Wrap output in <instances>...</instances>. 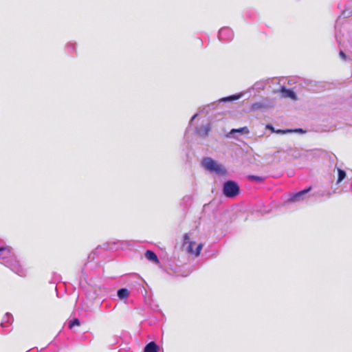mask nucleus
I'll list each match as a JSON object with an SVG mask.
<instances>
[{"instance_id": "obj_1", "label": "nucleus", "mask_w": 352, "mask_h": 352, "mask_svg": "<svg viewBox=\"0 0 352 352\" xmlns=\"http://www.w3.org/2000/svg\"><path fill=\"white\" fill-rule=\"evenodd\" d=\"M201 164L205 169L211 173H216L220 175H225L227 173L226 169L222 164H219L211 157H204L202 160Z\"/></svg>"}, {"instance_id": "obj_2", "label": "nucleus", "mask_w": 352, "mask_h": 352, "mask_svg": "<svg viewBox=\"0 0 352 352\" xmlns=\"http://www.w3.org/2000/svg\"><path fill=\"white\" fill-rule=\"evenodd\" d=\"M201 164L205 169L211 173H216L220 175H225L227 173L226 169L222 164H219L211 157H204L202 160Z\"/></svg>"}, {"instance_id": "obj_3", "label": "nucleus", "mask_w": 352, "mask_h": 352, "mask_svg": "<svg viewBox=\"0 0 352 352\" xmlns=\"http://www.w3.org/2000/svg\"><path fill=\"white\" fill-rule=\"evenodd\" d=\"M5 266L21 277L25 276L27 274L26 269L21 264L15 254L6 261Z\"/></svg>"}, {"instance_id": "obj_4", "label": "nucleus", "mask_w": 352, "mask_h": 352, "mask_svg": "<svg viewBox=\"0 0 352 352\" xmlns=\"http://www.w3.org/2000/svg\"><path fill=\"white\" fill-rule=\"evenodd\" d=\"M240 192V188L237 183L232 180L226 181L223 187V193L228 198L236 197Z\"/></svg>"}, {"instance_id": "obj_5", "label": "nucleus", "mask_w": 352, "mask_h": 352, "mask_svg": "<svg viewBox=\"0 0 352 352\" xmlns=\"http://www.w3.org/2000/svg\"><path fill=\"white\" fill-rule=\"evenodd\" d=\"M13 322V317L12 316V314H10V313H6L1 322V324H0V327H1V329H0V333L1 334H3V335H6L8 333H9L11 330H12V328H11V325Z\"/></svg>"}, {"instance_id": "obj_6", "label": "nucleus", "mask_w": 352, "mask_h": 352, "mask_svg": "<svg viewBox=\"0 0 352 352\" xmlns=\"http://www.w3.org/2000/svg\"><path fill=\"white\" fill-rule=\"evenodd\" d=\"M234 38V32L228 27H224L219 30L218 34V38L222 43H229Z\"/></svg>"}, {"instance_id": "obj_7", "label": "nucleus", "mask_w": 352, "mask_h": 352, "mask_svg": "<svg viewBox=\"0 0 352 352\" xmlns=\"http://www.w3.org/2000/svg\"><path fill=\"white\" fill-rule=\"evenodd\" d=\"M14 254L12 248L9 246H1L0 247V263L4 265L6 264V261L10 260L11 257Z\"/></svg>"}, {"instance_id": "obj_8", "label": "nucleus", "mask_w": 352, "mask_h": 352, "mask_svg": "<svg viewBox=\"0 0 352 352\" xmlns=\"http://www.w3.org/2000/svg\"><path fill=\"white\" fill-rule=\"evenodd\" d=\"M311 190V188H308L306 189H304L302 190H300L294 195H292L290 198L289 199V201L290 202H296L300 201L304 199L305 195L309 192Z\"/></svg>"}, {"instance_id": "obj_9", "label": "nucleus", "mask_w": 352, "mask_h": 352, "mask_svg": "<svg viewBox=\"0 0 352 352\" xmlns=\"http://www.w3.org/2000/svg\"><path fill=\"white\" fill-rule=\"evenodd\" d=\"M211 130V126L210 124L202 125L200 127L196 128V133L201 137L205 138L208 136L210 131Z\"/></svg>"}, {"instance_id": "obj_10", "label": "nucleus", "mask_w": 352, "mask_h": 352, "mask_svg": "<svg viewBox=\"0 0 352 352\" xmlns=\"http://www.w3.org/2000/svg\"><path fill=\"white\" fill-rule=\"evenodd\" d=\"M280 91L282 94L283 96L285 98H290L292 100H297V96L296 93L289 89L285 88L284 86H281L280 89Z\"/></svg>"}, {"instance_id": "obj_11", "label": "nucleus", "mask_w": 352, "mask_h": 352, "mask_svg": "<svg viewBox=\"0 0 352 352\" xmlns=\"http://www.w3.org/2000/svg\"><path fill=\"white\" fill-rule=\"evenodd\" d=\"M274 79L268 78L257 81L253 85L252 89L256 91L263 90L267 84L269 83L270 81H272Z\"/></svg>"}, {"instance_id": "obj_12", "label": "nucleus", "mask_w": 352, "mask_h": 352, "mask_svg": "<svg viewBox=\"0 0 352 352\" xmlns=\"http://www.w3.org/2000/svg\"><path fill=\"white\" fill-rule=\"evenodd\" d=\"M158 351H159V346L153 341H151L149 343H148L144 346V350H143V352H158Z\"/></svg>"}, {"instance_id": "obj_13", "label": "nucleus", "mask_w": 352, "mask_h": 352, "mask_svg": "<svg viewBox=\"0 0 352 352\" xmlns=\"http://www.w3.org/2000/svg\"><path fill=\"white\" fill-rule=\"evenodd\" d=\"M236 133L248 134V133H249V129L246 126L241 127L239 129H233L230 131V132L228 133V135L227 136L229 138H235L234 134Z\"/></svg>"}, {"instance_id": "obj_14", "label": "nucleus", "mask_w": 352, "mask_h": 352, "mask_svg": "<svg viewBox=\"0 0 352 352\" xmlns=\"http://www.w3.org/2000/svg\"><path fill=\"white\" fill-rule=\"evenodd\" d=\"M145 257L150 261H152L155 263H159V259L156 254L151 250H146L145 252Z\"/></svg>"}, {"instance_id": "obj_15", "label": "nucleus", "mask_w": 352, "mask_h": 352, "mask_svg": "<svg viewBox=\"0 0 352 352\" xmlns=\"http://www.w3.org/2000/svg\"><path fill=\"white\" fill-rule=\"evenodd\" d=\"M243 94L240 93L238 94H234L228 97L222 98L219 101L220 102H230L233 100H236L241 98L243 96Z\"/></svg>"}, {"instance_id": "obj_16", "label": "nucleus", "mask_w": 352, "mask_h": 352, "mask_svg": "<svg viewBox=\"0 0 352 352\" xmlns=\"http://www.w3.org/2000/svg\"><path fill=\"white\" fill-rule=\"evenodd\" d=\"M117 295L120 300L126 299L129 296V292L126 288H121L118 290Z\"/></svg>"}, {"instance_id": "obj_17", "label": "nucleus", "mask_w": 352, "mask_h": 352, "mask_svg": "<svg viewBox=\"0 0 352 352\" xmlns=\"http://www.w3.org/2000/svg\"><path fill=\"white\" fill-rule=\"evenodd\" d=\"M66 50L70 54H74L76 52V43L69 42L66 45Z\"/></svg>"}, {"instance_id": "obj_18", "label": "nucleus", "mask_w": 352, "mask_h": 352, "mask_svg": "<svg viewBox=\"0 0 352 352\" xmlns=\"http://www.w3.org/2000/svg\"><path fill=\"white\" fill-rule=\"evenodd\" d=\"M184 244H186V243H189L188 246V251L189 252H192V246L194 245V243L190 241V236L188 235V234H185L184 235Z\"/></svg>"}, {"instance_id": "obj_19", "label": "nucleus", "mask_w": 352, "mask_h": 352, "mask_svg": "<svg viewBox=\"0 0 352 352\" xmlns=\"http://www.w3.org/2000/svg\"><path fill=\"white\" fill-rule=\"evenodd\" d=\"M338 179H337V184H339L346 177V173L344 170L338 168Z\"/></svg>"}, {"instance_id": "obj_20", "label": "nucleus", "mask_w": 352, "mask_h": 352, "mask_svg": "<svg viewBox=\"0 0 352 352\" xmlns=\"http://www.w3.org/2000/svg\"><path fill=\"white\" fill-rule=\"evenodd\" d=\"M248 179L252 182H262L264 180V177L256 176V175H249Z\"/></svg>"}, {"instance_id": "obj_21", "label": "nucleus", "mask_w": 352, "mask_h": 352, "mask_svg": "<svg viewBox=\"0 0 352 352\" xmlns=\"http://www.w3.org/2000/svg\"><path fill=\"white\" fill-rule=\"evenodd\" d=\"M80 320L78 318H74V320H71L69 322V328L72 329L74 326H79L80 325Z\"/></svg>"}, {"instance_id": "obj_22", "label": "nucleus", "mask_w": 352, "mask_h": 352, "mask_svg": "<svg viewBox=\"0 0 352 352\" xmlns=\"http://www.w3.org/2000/svg\"><path fill=\"white\" fill-rule=\"evenodd\" d=\"M262 107H263V104L261 103L256 102V103H254L252 104L251 109L253 111H256V110L261 109Z\"/></svg>"}, {"instance_id": "obj_23", "label": "nucleus", "mask_w": 352, "mask_h": 352, "mask_svg": "<svg viewBox=\"0 0 352 352\" xmlns=\"http://www.w3.org/2000/svg\"><path fill=\"white\" fill-rule=\"evenodd\" d=\"M202 248H203V244H201V243H200L197 245L196 250L195 252V254L196 256H198L200 254Z\"/></svg>"}, {"instance_id": "obj_24", "label": "nucleus", "mask_w": 352, "mask_h": 352, "mask_svg": "<svg viewBox=\"0 0 352 352\" xmlns=\"http://www.w3.org/2000/svg\"><path fill=\"white\" fill-rule=\"evenodd\" d=\"M339 54H340V56L343 60H345L346 59V54L344 53V52H343V51H342V50H341V51L340 52Z\"/></svg>"}, {"instance_id": "obj_25", "label": "nucleus", "mask_w": 352, "mask_h": 352, "mask_svg": "<svg viewBox=\"0 0 352 352\" xmlns=\"http://www.w3.org/2000/svg\"><path fill=\"white\" fill-rule=\"evenodd\" d=\"M214 103H212V104H208L207 107H204L201 111H205V110H206V113H208V110H207V109H208V108H210V107H212V108H213V107H214Z\"/></svg>"}, {"instance_id": "obj_26", "label": "nucleus", "mask_w": 352, "mask_h": 352, "mask_svg": "<svg viewBox=\"0 0 352 352\" xmlns=\"http://www.w3.org/2000/svg\"><path fill=\"white\" fill-rule=\"evenodd\" d=\"M198 113H195L190 119L189 125L191 124L192 122L197 118Z\"/></svg>"}, {"instance_id": "obj_27", "label": "nucleus", "mask_w": 352, "mask_h": 352, "mask_svg": "<svg viewBox=\"0 0 352 352\" xmlns=\"http://www.w3.org/2000/svg\"><path fill=\"white\" fill-rule=\"evenodd\" d=\"M106 309H109V310H112V309H114V307L111 309V308L110 307V306H109V305H106Z\"/></svg>"}, {"instance_id": "obj_28", "label": "nucleus", "mask_w": 352, "mask_h": 352, "mask_svg": "<svg viewBox=\"0 0 352 352\" xmlns=\"http://www.w3.org/2000/svg\"><path fill=\"white\" fill-rule=\"evenodd\" d=\"M59 276H57V277H56V280H59Z\"/></svg>"}, {"instance_id": "obj_29", "label": "nucleus", "mask_w": 352, "mask_h": 352, "mask_svg": "<svg viewBox=\"0 0 352 352\" xmlns=\"http://www.w3.org/2000/svg\"><path fill=\"white\" fill-rule=\"evenodd\" d=\"M350 190H352V185L351 184L350 185Z\"/></svg>"}, {"instance_id": "obj_30", "label": "nucleus", "mask_w": 352, "mask_h": 352, "mask_svg": "<svg viewBox=\"0 0 352 352\" xmlns=\"http://www.w3.org/2000/svg\"><path fill=\"white\" fill-rule=\"evenodd\" d=\"M104 246H107V245L104 244ZM104 248H107V247H104Z\"/></svg>"}]
</instances>
